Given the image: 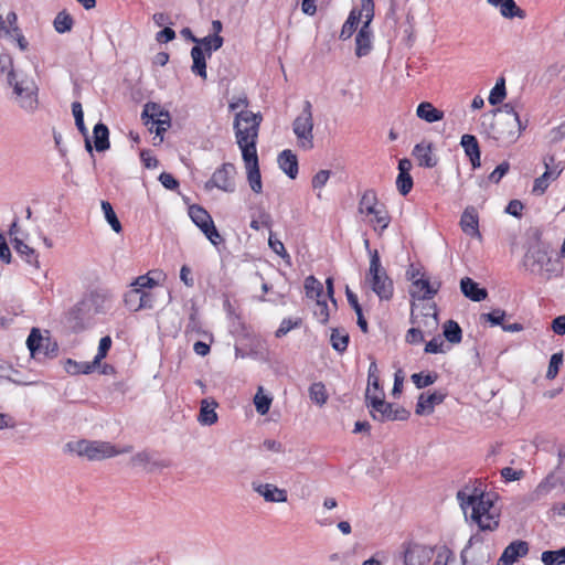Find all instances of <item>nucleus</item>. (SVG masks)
Masks as SVG:
<instances>
[{
	"mask_svg": "<svg viewBox=\"0 0 565 565\" xmlns=\"http://www.w3.org/2000/svg\"><path fill=\"white\" fill-rule=\"evenodd\" d=\"M108 309L107 295L90 291L67 311L66 323L73 332L79 333L92 326L95 316L106 313Z\"/></svg>",
	"mask_w": 565,
	"mask_h": 565,
	"instance_id": "nucleus-2",
	"label": "nucleus"
},
{
	"mask_svg": "<svg viewBox=\"0 0 565 565\" xmlns=\"http://www.w3.org/2000/svg\"><path fill=\"white\" fill-rule=\"evenodd\" d=\"M262 115L250 110H241L234 118L236 142L242 151V158L247 170V180L253 192L263 190L262 175L257 156V138L262 122Z\"/></svg>",
	"mask_w": 565,
	"mask_h": 565,
	"instance_id": "nucleus-1",
	"label": "nucleus"
},
{
	"mask_svg": "<svg viewBox=\"0 0 565 565\" xmlns=\"http://www.w3.org/2000/svg\"><path fill=\"white\" fill-rule=\"evenodd\" d=\"M529 553V544L525 541L516 540L511 542L501 554L497 565H512L519 558Z\"/></svg>",
	"mask_w": 565,
	"mask_h": 565,
	"instance_id": "nucleus-16",
	"label": "nucleus"
},
{
	"mask_svg": "<svg viewBox=\"0 0 565 565\" xmlns=\"http://www.w3.org/2000/svg\"><path fill=\"white\" fill-rule=\"evenodd\" d=\"M158 180L168 190L174 191L179 188V181L169 172H162Z\"/></svg>",
	"mask_w": 565,
	"mask_h": 565,
	"instance_id": "nucleus-64",
	"label": "nucleus"
},
{
	"mask_svg": "<svg viewBox=\"0 0 565 565\" xmlns=\"http://www.w3.org/2000/svg\"><path fill=\"white\" fill-rule=\"evenodd\" d=\"M541 561L544 565H563L565 564V546L559 550H548L541 554Z\"/></svg>",
	"mask_w": 565,
	"mask_h": 565,
	"instance_id": "nucleus-40",
	"label": "nucleus"
},
{
	"mask_svg": "<svg viewBox=\"0 0 565 565\" xmlns=\"http://www.w3.org/2000/svg\"><path fill=\"white\" fill-rule=\"evenodd\" d=\"M377 204L376 192L374 190H366L359 202V211L366 215H374L373 222L384 230L388 226L391 217L384 205L382 204L381 207H377Z\"/></svg>",
	"mask_w": 565,
	"mask_h": 565,
	"instance_id": "nucleus-12",
	"label": "nucleus"
},
{
	"mask_svg": "<svg viewBox=\"0 0 565 565\" xmlns=\"http://www.w3.org/2000/svg\"><path fill=\"white\" fill-rule=\"evenodd\" d=\"M310 399L319 406L327 403L328 394L322 382L312 383L309 387Z\"/></svg>",
	"mask_w": 565,
	"mask_h": 565,
	"instance_id": "nucleus-45",
	"label": "nucleus"
},
{
	"mask_svg": "<svg viewBox=\"0 0 565 565\" xmlns=\"http://www.w3.org/2000/svg\"><path fill=\"white\" fill-rule=\"evenodd\" d=\"M412 156L417 160L419 167L434 168L438 159L433 153V143L422 141L413 148Z\"/></svg>",
	"mask_w": 565,
	"mask_h": 565,
	"instance_id": "nucleus-18",
	"label": "nucleus"
},
{
	"mask_svg": "<svg viewBox=\"0 0 565 565\" xmlns=\"http://www.w3.org/2000/svg\"><path fill=\"white\" fill-rule=\"evenodd\" d=\"M362 19V12H358L356 9H352L344 24L342 25L340 39L348 40L355 32L360 20Z\"/></svg>",
	"mask_w": 565,
	"mask_h": 565,
	"instance_id": "nucleus-35",
	"label": "nucleus"
},
{
	"mask_svg": "<svg viewBox=\"0 0 565 565\" xmlns=\"http://www.w3.org/2000/svg\"><path fill=\"white\" fill-rule=\"evenodd\" d=\"M279 168L290 178L296 179L298 175V159L297 156L289 149L282 150L278 154Z\"/></svg>",
	"mask_w": 565,
	"mask_h": 565,
	"instance_id": "nucleus-25",
	"label": "nucleus"
},
{
	"mask_svg": "<svg viewBox=\"0 0 565 565\" xmlns=\"http://www.w3.org/2000/svg\"><path fill=\"white\" fill-rule=\"evenodd\" d=\"M100 205L104 212V216L113 231L120 233L122 231V226L114 211L113 205L108 201H102Z\"/></svg>",
	"mask_w": 565,
	"mask_h": 565,
	"instance_id": "nucleus-43",
	"label": "nucleus"
},
{
	"mask_svg": "<svg viewBox=\"0 0 565 565\" xmlns=\"http://www.w3.org/2000/svg\"><path fill=\"white\" fill-rule=\"evenodd\" d=\"M44 339L39 329L33 328L26 339V345L34 359H40Z\"/></svg>",
	"mask_w": 565,
	"mask_h": 565,
	"instance_id": "nucleus-36",
	"label": "nucleus"
},
{
	"mask_svg": "<svg viewBox=\"0 0 565 565\" xmlns=\"http://www.w3.org/2000/svg\"><path fill=\"white\" fill-rule=\"evenodd\" d=\"M444 337L450 343H459L462 339V330L458 322L448 320L444 324Z\"/></svg>",
	"mask_w": 565,
	"mask_h": 565,
	"instance_id": "nucleus-41",
	"label": "nucleus"
},
{
	"mask_svg": "<svg viewBox=\"0 0 565 565\" xmlns=\"http://www.w3.org/2000/svg\"><path fill=\"white\" fill-rule=\"evenodd\" d=\"M13 247H14L15 252L21 257H23L28 264L34 265L35 267H38V265H39L38 255L32 247L26 245L23 241H21L18 237L13 238Z\"/></svg>",
	"mask_w": 565,
	"mask_h": 565,
	"instance_id": "nucleus-33",
	"label": "nucleus"
},
{
	"mask_svg": "<svg viewBox=\"0 0 565 565\" xmlns=\"http://www.w3.org/2000/svg\"><path fill=\"white\" fill-rule=\"evenodd\" d=\"M302 323V320L300 318H296L292 320L291 318H285L281 322L279 328L275 332L276 338H282L285 337L289 331L292 329L299 328Z\"/></svg>",
	"mask_w": 565,
	"mask_h": 565,
	"instance_id": "nucleus-53",
	"label": "nucleus"
},
{
	"mask_svg": "<svg viewBox=\"0 0 565 565\" xmlns=\"http://www.w3.org/2000/svg\"><path fill=\"white\" fill-rule=\"evenodd\" d=\"M93 138L96 151L104 152L110 148L109 129L104 122L99 121L94 126Z\"/></svg>",
	"mask_w": 565,
	"mask_h": 565,
	"instance_id": "nucleus-29",
	"label": "nucleus"
},
{
	"mask_svg": "<svg viewBox=\"0 0 565 565\" xmlns=\"http://www.w3.org/2000/svg\"><path fill=\"white\" fill-rule=\"evenodd\" d=\"M437 379L438 374L435 372H429L425 375L423 373H414L411 376L412 382L419 390L434 384L437 381Z\"/></svg>",
	"mask_w": 565,
	"mask_h": 565,
	"instance_id": "nucleus-49",
	"label": "nucleus"
},
{
	"mask_svg": "<svg viewBox=\"0 0 565 565\" xmlns=\"http://www.w3.org/2000/svg\"><path fill=\"white\" fill-rule=\"evenodd\" d=\"M96 365L94 360L93 362L78 363L72 359H67L65 370L70 374H89L95 370Z\"/></svg>",
	"mask_w": 565,
	"mask_h": 565,
	"instance_id": "nucleus-39",
	"label": "nucleus"
},
{
	"mask_svg": "<svg viewBox=\"0 0 565 565\" xmlns=\"http://www.w3.org/2000/svg\"><path fill=\"white\" fill-rule=\"evenodd\" d=\"M8 84L13 87V93L21 108L29 113L38 108V88L33 81L28 78L18 79L15 72L11 68L8 73Z\"/></svg>",
	"mask_w": 565,
	"mask_h": 565,
	"instance_id": "nucleus-9",
	"label": "nucleus"
},
{
	"mask_svg": "<svg viewBox=\"0 0 565 565\" xmlns=\"http://www.w3.org/2000/svg\"><path fill=\"white\" fill-rule=\"evenodd\" d=\"M217 407V403L215 401L209 402L207 399H203L200 406V413L198 420L203 426H211L217 422V414L215 408Z\"/></svg>",
	"mask_w": 565,
	"mask_h": 565,
	"instance_id": "nucleus-30",
	"label": "nucleus"
},
{
	"mask_svg": "<svg viewBox=\"0 0 565 565\" xmlns=\"http://www.w3.org/2000/svg\"><path fill=\"white\" fill-rule=\"evenodd\" d=\"M317 309L315 310V316L319 319V321L324 324L329 321V307L326 300L318 299L316 302Z\"/></svg>",
	"mask_w": 565,
	"mask_h": 565,
	"instance_id": "nucleus-61",
	"label": "nucleus"
},
{
	"mask_svg": "<svg viewBox=\"0 0 565 565\" xmlns=\"http://www.w3.org/2000/svg\"><path fill=\"white\" fill-rule=\"evenodd\" d=\"M350 337L344 329L334 328L330 335L331 347L334 351L343 353L349 345Z\"/></svg>",
	"mask_w": 565,
	"mask_h": 565,
	"instance_id": "nucleus-34",
	"label": "nucleus"
},
{
	"mask_svg": "<svg viewBox=\"0 0 565 565\" xmlns=\"http://www.w3.org/2000/svg\"><path fill=\"white\" fill-rule=\"evenodd\" d=\"M563 364V353L557 352L552 354L548 363V367L546 371V379L553 380L558 374L559 367Z\"/></svg>",
	"mask_w": 565,
	"mask_h": 565,
	"instance_id": "nucleus-54",
	"label": "nucleus"
},
{
	"mask_svg": "<svg viewBox=\"0 0 565 565\" xmlns=\"http://www.w3.org/2000/svg\"><path fill=\"white\" fill-rule=\"evenodd\" d=\"M235 174V167L232 163H223L214 171L211 179L205 183V189L211 190L217 188L224 192H234L235 183L233 177Z\"/></svg>",
	"mask_w": 565,
	"mask_h": 565,
	"instance_id": "nucleus-13",
	"label": "nucleus"
},
{
	"mask_svg": "<svg viewBox=\"0 0 565 565\" xmlns=\"http://www.w3.org/2000/svg\"><path fill=\"white\" fill-rule=\"evenodd\" d=\"M523 265L535 275L550 280L563 274L564 266L558 256H553L550 244L537 241L527 248Z\"/></svg>",
	"mask_w": 565,
	"mask_h": 565,
	"instance_id": "nucleus-3",
	"label": "nucleus"
},
{
	"mask_svg": "<svg viewBox=\"0 0 565 565\" xmlns=\"http://www.w3.org/2000/svg\"><path fill=\"white\" fill-rule=\"evenodd\" d=\"M428 555L424 546L419 544H408L404 552V565H425Z\"/></svg>",
	"mask_w": 565,
	"mask_h": 565,
	"instance_id": "nucleus-26",
	"label": "nucleus"
},
{
	"mask_svg": "<svg viewBox=\"0 0 565 565\" xmlns=\"http://www.w3.org/2000/svg\"><path fill=\"white\" fill-rule=\"evenodd\" d=\"M505 317V311L502 309H493L491 312L482 313L480 319L489 322L491 326H501Z\"/></svg>",
	"mask_w": 565,
	"mask_h": 565,
	"instance_id": "nucleus-55",
	"label": "nucleus"
},
{
	"mask_svg": "<svg viewBox=\"0 0 565 565\" xmlns=\"http://www.w3.org/2000/svg\"><path fill=\"white\" fill-rule=\"evenodd\" d=\"M252 488L267 502L282 503L287 501V491L275 484L253 481Z\"/></svg>",
	"mask_w": 565,
	"mask_h": 565,
	"instance_id": "nucleus-17",
	"label": "nucleus"
},
{
	"mask_svg": "<svg viewBox=\"0 0 565 565\" xmlns=\"http://www.w3.org/2000/svg\"><path fill=\"white\" fill-rule=\"evenodd\" d=\"M545 172L534 180L532 192L542 195L550 185V181L556 180L563 171L561 163L555 164V157L547 156L544 158Z\"/></svg>",
	"mask_w": 565,
	"mask_h": 565,
	"instance_id": "nucleus-14",
	"label": "nucleus"
},
{
	"mask_svg": "<svg viewBox=\"0 0 565 565\" xmlns=\"http://www.w3.org/2000/svg\"><path fill=\"white\" fill-rule=\"evenodd\" d=\"M413 289L411 290V296L413 298L429 300L433 299L441 287V281L436 280L430 282L427 278H418L412 282Z\"/></svg>",
	"mask_w": 565,
	"mask_h": 565,
	"instance_id": "nucleus-15",
	"label": "nucleus"
},
{
	"mask_svg": "<svg viewBox=\"0 0 565 565\" xmlns=\"http://www.w3.org/2000/svg\"><path fill=\"white\" fill-rule=\"evenodd\" d=\"M292 130L297 136L300 146L303 149H311L313 147V119L312 106L309 100L303 103L302 111L292 122Z\"/></svg>",
	"mask_w": 565,
	"mask_h": 565,
	"instance_id": "nucleus-11",
	"label": "nucleus"
},
{
	"mask_svg": "<svg viewBox=\"0 0 565 565\" xmlns=\"http://www.w3.org/2000/svg\"><path fill=\"white\" fill-rule=\"evenodd\" d=\"M413 185L414 181L411 173L397 174L396 188L401 195H407L412 191Z\"/></svg>",
	"mask_w": 565,
	"mask_h": 565,
	"instance_id": "nucleus-52",
	"label": "nucleus"
},
{
	"mask_svg": "<svg viewBox=\"0 0 565 565\" xmlns=\"http://www.w3.org/2000/svg\"><path fill=\"white\" fill-rule=\"evenodd\" d=\"M372 50V30L367 22H363L355 36V55L363 57L370 54Z\"/></svg>",
	"mask_w": 565,
	"mask_h": 565,
	"instance_id": "nucleus-22",
	"label": "nucleus"
},
{
	"mask_svg": "<svg viewBox=\"0 0 565 565\" xmlns=\"http://www.w3.org/2000/svg\"><path fill=\"white\" fill-rule=\"evenodd\" d=\"M477 489H475V493L467 494L465 491L460 490L457 492V500L460 503L461 509L466 512L468 507H471L473 510V507L476 505L477 499H478Z\"/></svg>",
	"mask_w": 565,
	"mask_h": 565,
	"instance_id": "nucleus-56",
	"label": "nucleus"
},
{
	"mask_svg": "<svg viewBox=\"0 0 565 565\" xmlns=\"http://www.w3.org/2000/svg\"><path fill=\"white\" fill-rule=\"evenodd\" d=\"M377 365L375 361H372L369 366V374H367V387L371 391V387H373L376 391H381L383 394L382 387L380 385V380L377 375Z\"/></svg>",
	"mask_w": 565,
	"mask_h": 565,
	"instance_id": "nucleus-57",
	"label": "nucleus"
},
{
	"mask_svg": "<svg viewBox=\"0 0 565 565\" xmlns=\"http://www.w3.org/2000/svg\"><path fill=\"white\" fill-rule=\"evenodd\" d=\"M111 348V338L109 335H105L99 340L98 351L94 358L96 364H99L103 359L106 358L108 351Z\"/></svg>",
	"mask_w": 565,
	"mask_h": 565,
	"instance_id": "nucleus-58",
	"label": "nucleus"
},
{
	"mask_svg": "<svg viewBox=\"0 0 565 565\" xmlns=\"http://www.w3.org/2000/svg\"><path fill=\"white\" fill-rule=\"evenodd\" d=\"M493 502L481 491L471 512V520L477 523L479 531H494L499 526V519L491 513Z\"/></svg>",
	"mask_w": 565,
	"mask_h": 565,
	"instance_id": "nucleus-10",
	"label": "nucleus"
},
{
	"mask_svg": "<svg viewBox=\"0 0 565 565\" xmlns=\"http://www.w3.org/2000/svg\"><path fill=\"white\" fill-rule=\"evenodd\" d=\"M369 256L370 266L365 274V284L380 300L388 301L394 295V282L382 266L379 250H369Z\"/></svg>",
	"mask_w": 565,
	"mask_h": 565,
	"instance_id": "nucleus-4",
	"label": "nucleus"
},
{
	"mask_svg": "<svg viewBox=\"0 0 565 565\" xmlns=\"http://www.w3.org/2000/svg\"><path fill=\"white\" fill-rule=\"evenodd\" d=\"M140 298V288H131L129 291H127L125 294V298H124V301H125V306L130 310V311H139L141 310V308L139 307V300Z\"/></svg>",
	"mask_w": 565,
	"mask_h": 565,
	"instance_id": "nucleus-51",
	"label": "nucleus"
},
{
	"mask_svg": "<svg viewBox=\"0 0 565 565\" xmlns=\"http://www.w3.org/2000/svg\"><path fill=\"white\" fill-rule=\"evenodd\" d=\"M446 394L439 391L426 395L422 393L418 397L415 413L417 415H430L436 405L444 403Z\"/></svg>",
	"mask_w": 565,
	"mask_h": 565,
	"instance_id": "nucleus-19",
	"label": "nucleus"
},
{
	"mask_svg": "<svg viewBox=\"0 0 565 565\" xmlns=\"http://www.w3.org/2000/svg\"><path fill=\"white\" fill-rule=\"evenodd\" d=\"M158 109V105L154 104V103H148L146 104L145 108H143V111H142V118H150L152 120L153 124H157V135H161L163 131H166V127L164 125L169 126V121L168 120H161V119H157L154 120V116H157L158 114L156 113V110Z\"/></svg>",
	"mask_w": 565,
	"mask_h": 565,
	"instance_id": "nucleus-44",
	"label": "nucleus"
},
{
	"mask_svg": "<svg viewBox=\"0 0 565 565\" xmlns=\"http://www.w3.org/2000/svg\"><path fill=\"white\" fill-rule=\"evenodd\" d=\"M460 146L463 148L466 156L469 158L472 168H480L481 151L477 137L469 134L462 135Z\"/></svg>",
	"mask_w": 565,
	"mask_h": 565,
	"instance_id": "nucleus-20",
	"label": "nucleus"
},
{
	"mask_svg": "<svg viewBox=\"0 0 565 565\" xmlns=\"http://www.w3.org/2000/svg\"><path fill=\"white\" fill-rule=\"evenodd\" d=\"M66 450L75 452L79 457H86L89 460H102L111 458L122 452H129L131 447L124 450H117L114 445L108 441L86 440L70 441L65 446Z\"/></svg>",
	"mask_w": 565,
	"mask_h": 565,
	"instance_id": "nucleus-6",
	"label": "nucleus"
},
{
	"mask_svg": "<svg viewBox=\"0 0 565 565\" xmlns=\"http://www.w3.org/2000/svg\"><path fill=\"white\" fill-rule=\"evenodd\" d=\"M507 96L505 79L503 77L498 78L495 85L492 87L488 97L489 104L497 106L503 102Z\"/></svg>",
	"mask_w": 565,
	"mask_h": 565,
	"instance_id": "nucleus-42",
	"label": "nucleus"
},
{
	"mask_svg": "<svg viewBox=\"0 0 565 565\" xmlns=\"http://www.w3.org/2000/svg\"><path fill=\"white\" fill-rule=\"evenodd\" d=\"M510 163L508 161L501 162L497 168L490 173L489 181L492 183H499L501 179L509 172Z\"/></svg>",
	"mask_w": 565,
	"mask_h": 565,
	"instance_id": "nucleus-59",
	"label": "nucleus"
},
{
	"mask_svg": "<svg viewBox=\"0 0 565 565\" xmlns=\"http://www.w3.org/2000/svg\"><path fill=\"white\" fill-rule=\"evenodd\" d=\"M558 463L554 470L536 486L529 494L531 502L540 501L545 498L552 490L559 487L565 492V448L561 447L557 451Z\"/></svg>",
	"mask_w": 565,
	"mask_h": 565,
	"instance_id": "nucleus-8",
	"label": "nucleus"
},
{
	"mask_svg": "<svg viewBox=\"0 0 565 565\" xmlns=\"http://www.w3.org/2000/svg\"><path fill=\"white\" fill-rule=\"evenodd\" d=\"M365 405L370 409V416L380 423L393 420H407L411 416L409 411L403 406L388 403L384 397L371 395L370 390L365 391Z\"/></svg>",
	"mask_w": 565,
	"mask_h": 565,
	"instance_id": "nucleus-5",
	"label": "nucleus"
},
{
	"mask_svg": "<svg viewBox=\"0 0 565 565\" xmlns=\"http://www.w3.org/2000/svg\"><path fill=\"white\" fill-rule=\"evenodd\" d=\"M224 39L218 34L207 35L199 40L196 45L202 46L205 55L211 56L212 52H215L222 47Z\"/></svg>",
	"mask_w": 565,
	"mask_h": 565,
	"instance_id": "nucleus-37",
	"label": "nucleus"
},
{
	"mask_svg": "<svg viewBox=\"0 0 565 565\" xmlns=\"http://www.w3.org/2000/svg\"><path fill=\"white\" fill-rule=\"evenodd\" d=\"M273 398L263 394V387H259L255 397L254 405L258 414L266 415L269 412Z\"/></svg>",
	"mask_w": 565,
	"mask_h": 565,
	"instance_id": "nucleus-48",
	"label": "nucleus"
},
{
	"mask_svg": "<svg viewBox=\"0 0 565 565\" xmlns=\"http://www.w3.org/2000/svg\"><path fill=\"white\" fill-rule=\"evenodd\" d=\"M359 12H362V18H364L363 22H367V25H371L374 18V1L361 0V10Z\"/></svg>",
	"mask_w": 565,
	"mask_h": 565,
	"instance_id": "nucleus-60",
	"label": "nucleus"
},
{
	"mask_svg": "<svg viewBox=\"0 0 565 565\" xmlns=\"http://www.w3.org/2000/svg\"><path fill=\"white\" fill-rule=\"evenodd\" d=\"M271 225H273L271 215L265 209H259L258 217L257 218L253 217L250 221V224H249L250 228H253L255 231H258L260 228V226H264V227L268 228L269 232L271 231Z\"/></svg>",
	"mask_w": 565,
	"mask_h": 565,
	"instance_id": "nucleus-50",
	"label": "nucleus"
},
{
	"mask_svg": "<svg viewBox=\"0 0 565 565\" xmlns=\"http://www.w3.org/2000/svg\"><path fill=\"white\" fill-rule=\"evenodd\" d=\"M460 226L465 234L471 237H480L479 218L472 207H467L460 218Z\"/></svg>",
	"mask_w": 565,
	"mask_h": 565,
	"instance_id": "nucleus-24",
	"label": "nucleus"
},
{
	"mask_svg": "<svg viewBox=\"0 0 565 565\" xmlns=\"http://www.w3.org/2000/svg\"><path fill=\"white\" fill-rule=\"evenodd\" d=\"M130 463L135 467H143L148 472H152L156 469L168 468L170 461L168 460H154L149 451L142 450L134 455L130 459Z\"/></svg>",
	"mask_w": 565,
	"mask_h": 565,
	"instance_id": "nucleus-21",
	"label": "nucleus"
},
{
	"mask_svg": "<svg viewBox=\"0 0 565 565\" xmlns=\"http://www.w3.org/2000/svg\"><path fill=\"white\" fill-rule=\"evenodd\" d=\"M305 290L306 295L309 298H316L317 300L320 299V297L323 294V286L322 284L312 275L308 276L305 279Z\"/></svg>",
	"mask_w": 565,
	"mask_h": 565,
	"instance_id": "nucleus-46",
	"label": "nucleus"
},
{
	"mask_svg": "<svg viewBox=\"0 0 565 565\" xmlns=\"http://www.w3.org/2000/svg\"><path fill=\"white\" fill-rule=\"evenodd\" d=\"M500 12L504 18H521L523 19L525 17V12L520 9L514 0H503L501 3Z\"/></svg>",
	"mask_w": 565,
	"mask_h": 565,
	"instance_id": "nucleus-47",
	"label": "nucleus"
},
{
	"mask_svg": "<svg viewBox=\"0 0 565 565\" xmlns=\"http://www.w3.org/2000/svg\"><path fill=\"white\" fill-rule=\"evenodd\" d=\"M205 53L202 49V46L200 45H194L192 49H191V57H192V61H193V64L191 66V71L202 77V78H206V57H205Z\"/></svg>",
	"mask_w": 565,
	"mask_h": 565,
	"instance_id": "nucleus-31",
	"label": "nucleus"
},
{
	"mask_svg": "<svg viewBox=\"0 0 565 565\" xmlns=\"http://www.w3.org/2000/svg\"><path fill=\"white\" fill-rule=\"evenodd\" d=\"M268 244L273 252L279 255L280 257H289L284 244L274 236L271 231L269 232Z\"/></svg>",
	"mask_w": 565,
	"mask_h": 565,
	"instance_id": "nucleus-63",
	"label": "nucleus"
},
{
	"mask_svg": "<svg viewBox=\"0 0 565 565\" xmlns=\"http://www.w3.org/2000/svg\"><path fill=\"white\" fill-rule=\"evenodd\" d=\"M58 353V345L55 341H52L50 338H45L42 347V353L44 358L53 359Z\"/></svg>",
	"mask_w": 565,
	"mask_h": 565,
	"instance_id": "nucleus-62",
	"label": "nucleus"
},
{
	"mask_svg": "<svg viewBox=\"0 0 565 565\" xmlns=\"http://www.w3.org/2000/svg\"><path fill=\"white\" fill-rule=\"evenodd\" d=\"M460 290L463 296L472 301L484 300L488 296L486 288H481L478 282L469 277H463L460 280Z\"/></svg>",
	"mask_w": 565,
	"mask_h": 565,
	"instance_id": "nucleus-23",
	"label": "nucleus"
},
{
	"mask_svg": "<svg viewBox=\"0 0 565 565\" xmlns=\"http://www.w3.org/2000/svg\"><path fill=\"white\" fill-rule=\"evenodd\" d=\"M189 216L202 232L213 223V220L207 211L196 204H193L189 207Z\"/></svg>",
	"mask_w": 565,
	"mask_h": 565,
	"instance_id": "nucleus-32",
	"label": "nucleus"
},
{
	"mask_svg": "<svg viewBox=\"0 0 565 565\" xmlns=\"http://www.w3.org/2000/svg\"><path fill=\"white\" fill-rule=\"evenodd\" d=\"M74 19L65 10L58 12L53 21L55 31L60 34L67 33L73 29Z\"/></svg>",
	"mask_w": 565,
	"mask_h": 565,
	"instance_id": "nucleus-38",
	"label": "nucleus"
},
{
	"mask_svg": "<svg viewBox=\"0 0 565 565\" xmlns=\"http://www.w3.org/2000/svg\"><path fill=\"white\" fill-rule=\"evenodd\" d=\"M72 113L75 119V126L78 129V131L84 136L85 138V149L92 154L93 153V146L88 137V131L84 122V111L82 104L79 102H73L72 103Z\"/></svg>",
	"mask_w": 565,
	"mask_h": 565,
	"instance_id": "nucleus-28",
	"label": "nucleus"
},
{
	"mask_svg": "<svg viewBox=\"0 0 565 565\" xmlns=\"http://www.w3.org/2000/svg\"><path fill=\"white\" fill-rule=\"evenodd\" d=\"M416 115L419 119L433 124L444 119V111L436 108L429 102H422L416 108Z\"/></svg>",
	"mask_w": 565,
	"mask_h": 565,
	"instance_id": "nucleus-27",
	"label": "nucleus"
},
{
	"mask_svg": "<svg viewBox=\"0 0 565 565\" xmlns=\"http://www.w3.org/2000/svg\"><path fill=\"white\" fill-rule=\"evenodd\" d=\"M525 127L519 115L498 116L491 124L490 135L501 146H509L519 139Z\"/></svg>",
	"mask_w": 565,
	"mask_h": 565,
	"instance_id": "nucleus-7",
	"label": "nucleus"
}]
</instances>
